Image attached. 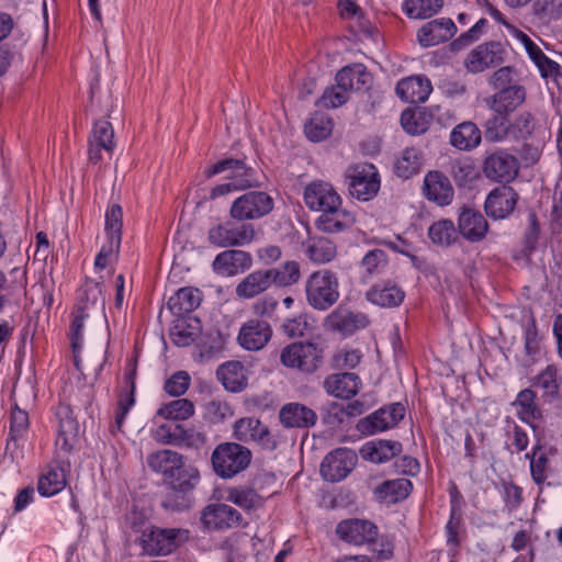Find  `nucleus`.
<instances>
[{
  "mask_svg": "<svg viewBox=\"0 0 562 562\" xmlns=\"http://www.w3.org/2000/svg\"><path fill=\"white\" fill-rule=\"evenodd\" d=\"M150 470L168 481L162 506L170 510H182L190 506V494L199 482V471L184 464V457L173 450L162 449L147 457Z\"/></svg>",
  "mask_w": 562,
  "mask_h": 562,
  "instance_id": "obj_1",
  "label": "nucleus"
},
{
  "mask_svg": "<svg viewBox=\"0 0 562 562\" xmlns=\"http://www.w3.org/2000/svg\"><path fill=\"white\" fill-rule=\"evenodd\" d=\"M307 304L316 311H327L339 297V280L330 269H321L311 273L304 283Z\"/></svg>",
  "mask_w": 562,
  "mask_h": 562,
  "instance_id": "obj_2",
  "label": "nucleus"
},
{
  "mask_svg": "<svg viewBox=\"0 0 562 562\" xmlns=\"http://www.w3.org/2000/svg\"><path fill=\"white\" fill-rule=\"evenodd\" d=\"M214 472L222 479H232L248 468L251 452L236 442L220 443L211 457Z\"/></svg>",
  "mask_w": 562,
  "mask_h": 562,
  "instance_id": "obj_3",
  "label": "nucleus"
},
{
  "mask_svg": "<svg viewBox=\"0 0 562 562\" xmlns=\"http://www.w3.org/2000/svg\"><path fill=\"white\" fill-rule=\"evenodd\" d=\"M187 537L188 531L184 529L147 526L138 538V544L145 554L166 555L176 550Z\"/></svg>",
  "mask_w": 562,
  "mask_h": 562,
  "instance_id": "obj_4",
  "label": "nucleus"
},
{
  "mask_svg": "<svg viewBox=\"0 0 562 562\" xmlns=\"http://www.w3.org/2000/svg\"><path fill=\"white\" fill-rule=\"evenodd\" d=\"M226 221L210 227L207 240L218 248L240 247L250 244L256 235L255 227L249 223Z\"/></svg>",
  "mask_w": 562,
  "mask_h": 562,
  "instance_id": "obj_5",
  "label": "nucleus"
},
{
  "mask_svg": "<svg viewBox=\"0 0 562 562\" xmlns=\"http://www.w3.org/2000/svg\"><path fill=\"white\" fill-rule=\"evenodd\" d=\"M323 351L311 341H297L288 345L281 352V362L288 368H296L312 373L322 363Z\"/></svg>",
  "mask_w": 562,
  "mask_h": 562,
  "instance_id": "obj_6",
  "label": "nucleus"
},
{
  "mask_svg": "<svg viewBox=\"0 0 562 562\" xmlns=\"http://www.w3.org/2000/svg\"><path fill=\"white\" fill-rule=\"evenodd\" d=\"M273 209V199L262 191H249L237 198L229 210L236 221H251L263 217Z\"/></svg>",
  "mask_w": 562,
  "mask_h": 562,
  "instance_id": "obj_7",
  "label": "nucleus"
},
{
  "mask_svg": "<svg viewBox=\"0 0 562 562\" xmlns=\"http://www.w3.org/2000/svg\"><path fill=\"white\" fill-rule=\"evenodd\" d=\"M482 171L484 176L494 182L509 183L519 172V161L505 149H496L486 154Z\"/></svg>",
  "mask_w": 562,
  "mask_h": 562,
  "instance_id": "obj_8",
  "label": "nucleus"
},
{
  "mask_svg": "<svg viewBox=\"0 0 562 562\" xmlns=\"http://www.w3.org/2000/svg\"><path fill=\"white\" fill-rule=\"evenodd\" d=\"M379 189V172L372 164H360L351 169L349 191L353 198L369 201L376 195Z\"/></svg>",
  "mask_w": 562,
  "mask_h": 562,
  "instance_id": "obj_9",
  "label": "nucleus"
},
{
  "mask_svg": "<svg viewBox=\"0 0 562 562\" xmlns=\"http://www.w3.org/2000/svg\"><path fill=\"white\" fill-rule=\"evenodd\" d=\"M229 171L227 176L237 190H245L257 184L255 171L252 168L247 167L244 160L226 158L210 166L204 175L206 178H212L215 175Z\"/></svg>",
  "mask_w": 562,
  "mask_h": 562,
  "instance_id": "obj_10",
  "label": "nucleus"
},
{
  "mask_svg": "<svg viewBox=\"0 0 562 562\" xmlns=\"http://www.w3.org/2000/svg\"><path fill=\"white\" fill-rule=\"evenodd\" d=\"M358 461L356 452L348 448H338L329 452L321 464L322 476L329 482L344 480Z\"/></svg>",
  "mask_w": 562,
  "mask_h": 562,
  "instance_id": "obj_11",
  "label": "nucleus"
},
{
  "mask_svg": "<svg viewBox=\"0 0 562 562\" xmlns=\"http://www.w3.org/2000/svg\"><path fill=\"white\" fill-rule=\"evenodd\" d=\"M405 416V407L400 403H394L382 407L371 415L362 418L358 423V429L366 435L384 431L393 428Z\"/></svg>",
  "mask_w": 562,
  "mask_h": 562,
  "instance_id": "obj_12",
  "label": "nucleus"
},
{
  "mask_svg": "<svg viewBox=\"0 0 562 562\" xmlns=\"http://www.w3.org/2000/svg\"><path fill=\"white\" fill-rule=\"evenodd\" d=\"M305 205L321 214L335 207V205L342 204V200L336 189L325 181H313L304 189L303 194Z\"/></svg>",
  "mask_w": 562,
  "mask_h": 562,
  "instance_id": "obj_13",
  "label": "nucleus"
},
{
  "mask_svg": "<svg viewBox=\"0 0 562 562\" xmlns=\"http://www.w3.org/2000/svg\"><path fill=\"white\" fill-rule=\"evenodd\" d=\"M503 47L498 42L483 43L473 48L464 59V67L471 74L483 72L503 63Z\"/></svg>",
  "mask_w": 562,
  "mask_h": 562,
  "instance_id": "obj_14",
  "label": "nucleus"
},
{
  "mask_svg": "<svg viewBox=\"0 0 562 562\" xmlns=\"http://www.w3.org/2000/svg\"><path fill=\"white\" fill-rule=\"evenodd\" d=\"M234 437L238 441H254L266 449H274L273 440L269 429L259 419L255 417H243L234 424Z\"/></svg>",
  "mask_w": 562,
  "mask_h": 562,
  "instance_id": "obj_15",
  "label": "nucleus"
},
{
  "mask_svg": "<svg viewBox=\"0 0 562 562\" xmlns=\"http://www.w3.org/2000/svg\"><path fill=\"white\" fill-rule=\"evenodd\" d=\"M336 533L345 542L361 546L376 538L378 528L369 520L353 518L340 521Z\"/></svg>",
  "mask_w": 562,
  "mask_h": 562,
  "instance_id": "obj_16",
  "label": "nucleus"
},
{
  "mask_svg": "<svg viewBox=\"0 0 562 562\" xmlns=\"http://www.w3.org/2000/svg\"><path fill=\"white\" fill-rule=\"evenodd\" d=\"M423 194L428 201L439 206H447L453 200L454 190L447 176L432 170L428 171L424 178Z\"/></svg>",
  "mask_w": 562,
  "mask_h": 562,
  "instance_id": "obj_17",
  "label": "nucleus"
},
{
  "mask_svg": "<svg viewBox=\"0 0 562 562\" xmlns=\"http://www.w3.org/2000/svg\"><path fill=\"white\" fill-rule=\"evenodd\" d=\"M252 265L249 252L239 249H226L213 260L214 272L222 277H233L248 270Z\"/></svg>",
  "mask_w": 562,
  "mask_h": 562,
  "instance_id": "obj_18",
  "label": "nucleus"
},
{
  "mask_svg": "<svg viewBox=\"0 0 562 562\" xmlns=\"http://www.w3.org/2000/svg\"><path fill=\"white\" fill-rule=\"evenodd\" d=\"M517 201V192L512 187L503 186L488 193L484 209L490 217L502 220L514 212Z\"/></svg>",
  "mask_w": 562,
  "mask_h": 562,
  "instance_id": "obj_19",
  "label": "nucleus"
},
{
  "mask_svg": "<svg viewBox=\"0 0 562 562\" xmlns=\"http://www.w3.org/2000/svg\"><path fill=\"white\" fill-rule=\"evenodd\" d=\"M369 319L366 314L351 312L341 307L334 310L325 319L327 329L338 331L344 336L367 327Z\"/></svg>",
  "mask_w": 562,
  "mask_h": 562,
  "instance_id": "obj_20",
  "label": "nucleus"
},
{
  "mask_svg": "<svg viewBox=\"0 0 562 562\" xmlns=\"http://www.w3.org/2000/svg\"><path fill=\"white\" fill-rule=\"evenodd\" d=\"M456 32L457 26L451 19L440 18L425 23L417 32V40L423 47H430L449 41Z\"/></svg>",
  "mask_w": 562,
  "mask_h": 562,
  "instance_id": "obj_21",
  "label": "nucleus"
},
{
  "mask_svg": "<svg viewBox=\"0 0 562 562\" xmlns=\"http://www.w3.org/2000/svg\"><path fill=\"white\" fill-rule=\"evenodd\" d=\"M526 100V90L522 86H508L484 99L486 106L493 113L510 114Z\"/></svg>",
  "mask_w": 562,
  "mask_h": 562,
  "instance_id": "obj_22",
  "label": "nucleus"
},
{
  "mask_svg": "<svg viewBox=\"0 0 562 562\" xmlns=\"http://www.w3.org/2000/svg\"><path fill=\"white\" fill-rule=\"evenodd\" d=\"M271 336V326L266 321L250 319L241 326L238 342L246 350L258 351L269 342Z\"/></svg>",
  "mask_w": 562,
  "mask_h": 562,
  "instance_id": "obj_23",
  "label": "nucleus"
},
{
  "mask_svg": "<svg viewBox=\"0 0 562 562\" xmlns=\"http://www.w3.org/2000/svg\"><path fill=\"white\" fill-rule=\"evenodd\" d=\"M355 223L356 214L339 204L322 213L315 226L323 233L337 234L349 229Z\"/></svg>",
  "mask_w": 562,
  "mask_h": 562,
  "instance_id": "obj_24",
  "label": "nucleus"
},
{
  "mask_svg": "<svg viewBox=\"0 0 562 562\" xmlns=\"http://www.w3.org/2000/svg\"><path fill=\"white\" fill-rule=\"evenodd\" d=\"M202 520L205 526L214 529H228L243 525L240 513L226 504H213L204 508Z\"/></svg>",
  "mask_w": 562,
  "mask_h": 562,
  "instance_id": "obj_25",
  "label": "nucleus"
},
{
  "mask_svg": "<svg viewBox=\"0 0 562 562\" xmlns=\"http://www.w3.org/2000/svg\"><path fill=\"white\" fill-rule=\"evenodd\" d=\"M366 299L376 306L393 308L403 303L405 292L396 282L385 280L373 284L366 292Z\"/></svg>",
  "mask_w": 562,
  "mask_h": 562,
  "instance_id": "obj_26",
  "label": "nucleus"
},
{
  "mask_svg": "<svg viewBox=\"0 0 562 562\" xmlns=\"http://www.w3.org/2000/svg\"><path fill=\"white\" fill-rule=\"evenodd\" d=\"M279 419L284 428H311L317 423V414L302 403L291 402L280 408Z\"/></svg>",
  "mask_w": 562,
  "mask_h": 562,
  "instance_id": "obj_27",
  "label": "nucleus"
},
{
  "mask_svg": "<svg viewBox=\"0 0 562 562\" xmlns=\"http://www.w3.org/2000/svg\"><path fill=\"white\" fill-rule=\"evenodd\" d=\"M395 91L402 101L418 104L428 99L432 87L429 79L422 76H411L400 80Z\"/></svg>",
  "mask_w": 562,
  "mask_h": 562,
  "instance_id": "obj_28",
  "label": "nucleus"
},
{
  "mask_svg": "<svg viewBox=\"0 0 562 562\" xmlns=\"http://www.w3.org/2000/svg\"><path fill=\"white\" fill-rule=\"evenodd\" d=\"M137 373V360L131 359L127 363L126 371L124 373L123 383L124 386L120 392L119 408L115 415V425L117 429H121L124 418L128 411L135 404V380Z\"/></svg>",
  "mask_w": 562,
  "mask_h": 562,
  "instance_id": "obj_29",
  "label": "nucleus"
},
{
  "mask_svg": "<svg viewBox=\"0 0 562 562\" xmlns=\"http://www.w3.org/2000/svg\"><path fill=\"white\" fill-rule=\"evenodd\" d=\"M458 226L460 234L472 243L482 240L488 231V224L483 214L470 207L461 210Z\"/></svg>",
  "mask_w": 562,
  "mask_h": 562,
  "instance_id": "obj_30",
  "label": "nucleus"
},
{
  "mask_svg": "<svg viewBox=\"0 0 562 562\" xmlns=\"http://www.w3.org/2000/svg\"><path fill=\"white\" fill-rule=\"evenodd\" d=\"M337 88L344 91L367 90L372 77L362 64H352L340 69L336 75Z\"/></svg>",
  "mask_w": 562,
  "mask_h": 562,
  "instance_id": "obj_31",
  "label": "nucleus"
},
{
  "mask_svg": "<svg viewBox=\"0 0 562 562\" xmlns=\"http://www.w3.org/2000/svg\"><path fill=\"white\" fill-rule=\"evenodd\" d=\"M57 417L59 426L56 446L65 453H69L76 441L79 426L68 405H60L58 407Z\"/></svg>",
  "mask_w": 562,
  "mask_h": 562,
  "instance_id": "obj_32",
  "label": "nucleus"
},
{
  "mask_svg": "<svg viewBox=\"0 0 562 562\" xmlns=\"http://www.w3.org/2000/svg\"><path fill=\"white\" fill-rule=\"evenodd\" d=\"M361 387V380L356 373L345 372L335 373L327 376L324 381L326 392L335 397L350 398L355 396Z\"/></svg>",
  "mask_w": 562,
  "mask_h": 562,
  "instance_id": "obj_33",
  "label": "nucleus"
},
{
  "mask_svg": "<svg viewBox=\"0 0 562 562\" xmlns=\"http://www.w3.org/2000/svg\"><path fill=\"white\" fill-rule=\"evenodd\" d=\"M105 297L103 295L102 282L87 279L78 293L77 308L81 312H103Z\"/></svg>",
  "mask_w": 562,
  "mask_h": 562,
  "instance_id": "obj_34",
  "label": "nucleus"
},
{
  "mask_svg": "<svg viewBox=\"0 0 562 562\" xmlns=\"http://www.w3.org/2000/svg\"><path fill=\"white\" fill-rule=\"evenodd\" d=\"M271 285L267 269H258L241 279L236 285L235 293L239 299L250 300L265 293Z\"/></svg>",
  "mask_w": 562,
  "mask_h": 562,
  "instance_id": "obj_35",
  "label": "nucleus"
},
{
  "mask_svg": "<svg viewBox=\"0 0 562 562\" xmlns=\"http://www.w3.org/2000/svg\"><path fill=\"white\" fill-rule=\"evenodd\" d=\"M413 488L408 479L387 480L379 484L374 491V497L381 503L395 504L405 499Z\"/></svg>",
  "mask_w": 562,
  "mask_h": 562,
  "instance_id": "obj_36",
  "label": "nucleus"
},
{
  "mask_svg": "<svg viewBox=\"0 0 562 562\" xmlns=\"http://www.w3.org/2000/svg\"><path fill=\"white\" fill-rule=\"evenodd\" d=\"M481 140L480 128L470 121L458 124L450 133V144L459 150H473L481 144Z\"/></svg>",
  "mask_w": 562,
  "mask_h": 562,
  "instance_id": "obj_37",
  "label": "nucleus"
},
{
  "mask_svg": "<svg viewBox=\"0 0 562 562\" xmlns=\"http://www.w3.org/2000/svg\"><path fill=\"white\" fill-rule=\"evenodd\" d=\"M202 302V292L193 286L179 289L168 301L169 310L177 316L187 315L196 310Z\"/></svg>",
  "mask_w": 562,
  "mask_h": 562,
  "instance_id": "obj_38",
  "label": "nucleus"
},
{
  "mask_svg": "<svg viewBox=\"0 0 562 562\" xmlns=\"http://www.w3.org/2000/svg\"><path fill=\"white\" fill-rule=\"evenodd\" d=\"M216 374L227 391L240 392L247 386L246 370L239 361H229L220 366Z\"/></svg>",
  "mask_w": 562,
  "mask_h": 562,
  "instance_id": "obj_39",
  "label": "nucleus"
},
{
  "mask_svg": "<svg viewBox=\"0 0 562 562\" xmlns=\"http://www.w3.org/2000/svg\"><path fill=\"white\" fill-rule=\"evenodd\" d=\"M423 164L422 150L416 147H407L396 159L394 171L400 178L409 179L420 171Z\"/></svg>",
  "mask_w": 562,
  "mask_h": 562,
  "instance_id": "obj_40",
  "label": "nucleus"
},
{
  "mask_svg": "<svg viewBox=\"0 0 562 562\" xmlns=\"http://www.w3.org/2000/svg\"><path fill=\"white\" fill-rule=\"evenodd\" d=\"M402 451V443L391 440H379L378 442L367 443L361 453L373 463H383Z\"/></svg>",
  "mask_w": 562,
  "mask_h": 562,
  "instance_id": "obj_41",
  "label": "nucleus"
},
{
  "mask_svg": "<svg viewBox=\"0 0 562 562\" xmlns=\"http://www.w3.org/2000/svg\"><path fill=\"white\" fill-rule=\"evenodd\" d=\"M271 284L280 288L296 284L301 279V266L295 260H288L279 267L267 269Z\"/></svg>",
  "mask_w": 562,
  "mask_h": 562,
  "instance_id": "obj_42",
  "label": "nucleus"
},
{
  "mask_svg": "<svg viewBox=\"0 0 562 562\" xmlns=\"http://www.w3.org/2000/svg\"><path fill=\"white\" fill-rule=\"evenodd\" d=\"M305 255L315 263L324 265L337 255L336 245L326 237H313L305 249Z\"/></svg>",
  "mask_w": 562,
  "mask_h": 562,
  "instance_id": "obj_43",
  "label": "nucleus"
},
{
  "mask_svg": "<svg viewBox=\"0 0 562 562\" xmlns=\"http://www.w3.org/2000/svg\"><path fill=\"white\" fill-rule=\"evenodd\" d=\"M562 375L554 364H549L536 378V385L542 390V396L549 402L559 396Z\"/></svg>",
  "mask_w": 562,
  "mask_h": 562,
  "instance_id": "obj_44",
  "label": "nucleus"
},
{
  "mask_svg": "<svg viewBox=\"0 0 562 562\" xmlns=\"http://www.w3.org/2000/svg\"><path fill=\"white\" fill-rule=\"evenodd\" d=\"M513 405L517 406V415L525 423L530 424L532 419L541 416L540 408L536 404V393L531 389L521 390Z\"/></svg>",
  "mask_w": 562,
  "mask_h": 562,
  "instance_id": "obj_45",
  "label": "nucleus"
},
{
  "mask_svg": "<svg viewBox=\"0 0 562 562\" xmlns=\"http://www.w3.org/2000/svg\"><path fill=\"white\" fill-rule=\"evenodd\" d=\"M483 127L485 138L490 142H502L510 136V122L505 113H493Z\"/></svg>",
  "mask_w": 562,
  "mask_h": 562,
  "instance_id": "obj_46",
  "label": "nucleus"
},
{
  "mask_svg": "<svg viewBox=\"0 0 562 562\" xmlns=\"http://www.w3.org/2000/svg\"><path fill=\"white\" fill-rule=\"evenodd\" d=\"M65 486L66 475L64 469L54 467L40 477L37 490L43 496H53L64 490Z\"/></svg>",
  "mask_w": 562,
  "mask_h": 562,
  "instance_id": "obj_47",
  "label": "nucleus"
},
{
  "mask_svg": "<svg viewBox=\"0 0 562 562\" xmlns=\"http://www.w3.org/2000/svg\"><path fill=\"white\" fill-rule=\"evenodd\" d=\"M193 414L194 404L188 398L173 400L157 411V416L171 420H186Z\"/></svg>",
  "mask_w": 562,
  "mask_h": 562,
  "instance_id": "obj_48",
  "label": "nucleus"
},
{
  "mask_svg": "<svg viewBox=\"0 0 562 562\" xmlns=\"http://www.w3.org/2000/svg\"><path fill=\"white\" fill-rule=\"evenodd\" d=\"M442 0H404L403 11L411 19H427L442 8Z\"/></svg>",
  "mask_w": 562,
  "mask_h": 562,
  "instance_id": "obj_49",
  "label": "nucleus"
},
{
  "mask_svg": "<svg viewBox=\"0 0 562 562\" xmlns=\"http://www.w3.org/2000/svg\"><path fill=\"white\" fill-rule=\"evenodd\" d=\"M449 171L458 187H468L479 177L474 162L469 158L451 161Z\"/></svg>",
  "mask_w": 562,
  "mask_h": 562,
  "instance_id": "obj_50",
  "label": "nucleus"
},
{
  "mask_svg": "<svg viewBox=\"0 0 562 562\" xmlns=\"http://www.w3.org/2000/svg\"><path fill=\"white\" fill-rule=\"evenodd\" d=\"M389 266V258L384 250L374 248L369 250L360 261L363 277L382 274Z\"/></svg>",
  "mask_w": 562,
  "mask_h": 562,
  "instance_id": "obj_51",
  "label": "nucleus"
},
{
  "mask_svg": "<svg viewBox=\"0 0 562 562\" xmlns=\"http://www.w3.org/2000/svg\"><path fill=\"white\" fill-rule=\"evenodd\" d=\"M428 236L434 244L450 246L458 238V231L451 220H440L428 229Z\"/></svg>",
  "mask_w": 562,
  "mask_h": 562,
  "instance_id": "obj_52",
  "label": "nucleus"
},
{
  "mask_svg": "<svg viewBox=\"0 0 562 562\" xmlns=\"http://www.w3.org/2000/svg\"><path fill=\"white\" fill-rule=\"evenodd\" d=\"M114 131L110 122L105 120L97 121L93 124L92 131L89 136V142L99 144L104 147V151L112 155L115 143H114Z\"/></svg>",
  "mask_w": 562,
  "mask_h": 562,
  "instance_id": "obj_53",
  "label": "nucleus"
},
{
  "mask_svg": "<svg viewBox=\"0 0 562 562\" xmlns=\"http://www.w3.org/2000/svg\"><path fill=\"white\" fill-rule=\"evenodd\" d=\"M154 439L162 445H181L188 439L187 430L180 424H162L153 435Z\"/></svg>",
  "mask_w": 562,
  "mask_h": 562,
  "instance_id": "obj_54",
  "label": "nucleus"
},
{
  "mask_svg": "<svg viewBox=\"0 0 562 562\" xmlns=\"http://www.w3.org/2000/svg\"><path fill=\"white\" fill-rule=\"evenodd\" d=\"M123 212L119 204H111L105 212V232L109 241L121 245Z\"/></svg>",
  "mask_w": 562,
  "mask_h": 562,
  "instance_id": "obj_55",
  "label": "nucleus"
},
{
  "mask_svg": "<svg viewBox=\"0 0 562 562\" xmlns=\"http://www.w3.org/2000/svg\"><path fill=\"white\" fill-rule=\"evenodd\" d=\"M525 358L522 364L530 367L539 360L540 357V339L535 319L525 329Z\"/></svg>",
  "mask_w": 562,
  "mask_h": 562,
  "instance_id": "obj_56",
  "label": "nucleus"
},
{
  "mask_svg": "<svg viewBox=\"0 0 562 562\" xmlns=\"http://www.w3.org/2000/svg\"><path fill=\"white\" fill-rule=\"evenodd\" d=\"M29 428V415L25 411L14 406L10 415V430L7 442V449H10L12 442H16L24 436Z\"/></svg>",
  "mask_w": 562,
  "mask_h": 562,
  "instance_id": "obj_57",
  "label": "nucleus"
},
{
  "mask_svg": "<svg viewBox=\"0 0 562 562\" xmlns=\"http://www.w3.org/2000/svg\"><path fill=\"white\" fill-rule=\"evenodd\" d=\"M535 126L533 115L530 112H521L510 122V137L517 140H525L531 136Z\"/></svg>",
  "mask_w": 562,
  "mask_h": 562,
  "instance_id": "obj_58",
  "label": "nucleus"
},
{
  "mask_svg": "<svg viewBox=\"0 0 562 562\" xmlns=\"http://www.w3.org/2000/svg\"><path fill=\"white\" fill-rule=\"evenodd\" d=\"M227 501L247 510L258 508L262 505L261 496L251 488H233L228 492Z\"/></svg>",
  "mask_w": 562,
  "mask_h": 562,
  "instance_id": "obj_59",
  "label": "nucleus"
},
{
  "mask_svg": "<svg viewBox=\"0 0 562 562\" xmlns=\"http://www.w3.org/2000/svg\"><path fill=\"white\" fill-rule=\"evenodd\" d=\"M331 120L323 116L313 117L304 128L305 135L312 142H321L331 133Z\"/></svg>",
  "mask_w": 562,
  "mask_h": 562,
  "instance_id": "obj_60",
  "label": "nucleus"
},
{
  "mask_svg": "<svg viewBox=\"0 0 562 562\" xmlns=\"http://www.w3.org/2000/svg\"><path fill=\"white\" fill-rule=\"evenodd\" d=\"M401 124L404 131L411 135H419L428 130V125L423 113L408 109L402 112Z\"/></svg>",
  "mask_w": 562,
  "mask_h": 562,
  "instance_id": "obj_61",
  "label": "nucleus"
},
{
  "mask_svg": "<svg viewBox=\"0 0 562 562\" xmlns=\"http://www.w3.org/2000/svg\"><path fill=\"white\" fill-rule=\"evenodd\" d=\"M542 447L540 443L533 446L531 451V476L535 483L541 484L547 479V469L549 465V459L544 452L541 451Z\"/></svg>",
  "mask_w": 562,
  "mask_h": 562,
  "instance_id": "obj_62",
  "label": "nucleus"
},
{
  "mask_svg": "<svg viewBox=\"0 0 562 562\" xmlns=\"http://www.w3.org/2000/svg\"><path fill=\"white\" fill-rule=\"evenodd\" d=\"M191 383V378L187 371H177L173 373L164 385V390L171 396L183 395Z\"/></svg>",
  "mask_w": 562,
  "mask_h": 562,
  "instance_id": "obj_63",
  "label": "nucleus"
},
{
  "mask_svg": "<svg viewBox=\"0 0 562 562\" xmlns=\"http://www.w3.org/2000/svg\"><path fill=\"white\" fill-rule=\"evenodd\" d=\"M348 100V92L338 88H327L323 92L318 104L323 108L334 109L345 104Z\"/></svg>",
  "mask_w": 562,
  "mask_h": 562,
  "instance_id": "obj_64",
  "label": "nucleus"
}]
</instances>
